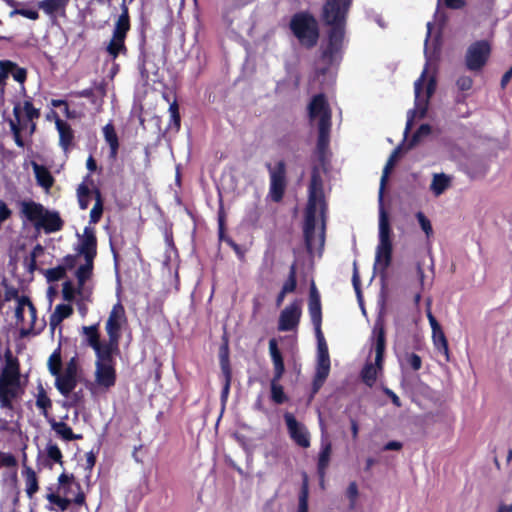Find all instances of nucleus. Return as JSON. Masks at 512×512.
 Listing matches in <instances>:
<instances>
[{
	"instance_id": "338daca9",
	"label": "nucleus",
	"mask_w": 512,
	"mask_h": 512,
	"mask_svg": "<svg viewBox=\"0 0 512 512\" xmlns=\"http://www.w3.org/2000/svg\"><path fill=\"white\" fill-rule=\"evenodd\" d=\"M512 77V67L504 74L502 78V85H505Z\"/></svg>"
},
{
	"instance_id": "ddd939ff",
	"label": "nucleus",
	"mask_w": 512,
	"mask_h": 512,
	"mask_svg": "<svg viewBox=\"0 0 512 512\" xmlns=\"http://www.w3.org/2000/svg\"><path fill=\"white\" fill-rule=\"evenodd\" d=\"M85 283L86 281L80 282L77 279V283L66 281L62 285L63 299L69 303H75L82 317L87 314L88 308L86 303L89 302L91 296V290Z\"/></svg>"
},
{
	"instance_id": "c03bdc74",
	"label": "nucleus",
	"mask_w": 512,
	"mask_h": 512,
	"mask_svg": "<svg viewBox=\"0 0 512 512\" xmlns=\"http://www.w3.org/2000/svg\"><path fill=\"white\" fill-rule=\"evenodd\" d=\"M47 499L51 504L55 505L60 511H65L70 504L69 499L61 497L60 495L54 493L48 494Z\"/></svg>"
},
{
	"instance_id": "6ab92c4d",
	"label": "nucleus",
	"mask_w": 512,
	"mask_h": 512,
	"mask_svg": "<svg viewBox=\"0 0 512 512\" xmlns=\"http://www.w3.org/2000/svg\"><path fill=\"white\" fill-rule=\"evenodd\" d=\"M310 120L318 127L331 126V110L323 95H316L311 100L309 106Z\"/></svg>"
},
{
	"instance_id": "2eb2a0df",
	"label": "nucleus",
	"mask_w": 512,
	"mask_h": 512,
	"mask_svg": "<svg viewBox=\"0 0 512 512\" xmlns=\"http://www.w3.org/2000/svg\"><path fill=\"white\" fill-rule=\"evenodd\" d=\"M352 0H327L323 6V19L329 26H345Z\"/></svg>"
},
{
	"instance_id": "f704fd0d",
	"label": "nucleus",
	"mask_w": 512,
	"mask_h": 512,
	"mask_svg": "<svg viewBox=\"0 0 512 512\" xmlns=\"http://www.w3.org/2000/svg\"><path fill=\"white\" fill-rule=\"evenodd\" d=\"M103 134L106 142L110 146V154L112 158H115L117 155L119 143H118V137L114 130V127L111 124H107L103 128Z\"/></svg>"
},
{
	"instance_id": "603ef678",
	"label": "nucleus",
	"mask_w": 512,
	"mask_h": 512,
	"mask_svg": "<svg viewBox=\"0 0 512 512\" xmlns=\"http://www.w3.org/2000/svg\"><path fill=\"white\" fill-rule=\"evenodd\" d=\"M46 450L47 455L50 459L54 460L57 463H62V453L57 445L49 444Z\"/></svg>"
},
{
	"instance_id": "6e6d98bb",
	"label": "nucleus",
	"mask_w": 512,
	"mask_h": 512,
	"mask_svg": "<svg viewBox=\"0 0 512 512\" xmlns=\"http://www.w3.org/2000/svg\"><path fill=\"white\" fill-rule=\"evenodd\" d=\"M295 288H296V278H295L294 269H292L290 272L289 278L287 279V281L284 283V285L282 287V291L287 294V293L293 292L295 290Z\"/></svg>"
},
{
	"instance_id": "79ce46f5",
	"label": "nucleus",
	"mask_w": 512,
	"mask_h": 512,
	"mask_svg": "<svg viewBox=\"0 0 512 512\" xmlns=\"http://www.w3.org/2000/svg\"><path fill=\"white\" fill-rule=\"evenodd\" d=\"M17 459L14 455L7 452L0 451V469L7 468L13 469L16 474Z\"/></svg>"
},
{
	"instance_id": "b1692460",
	"label": "nucleus",
	"mask_w": 512,
	"mask_h": 512,
	"mask_svg": "<svg viewBox=\"0 0 512 512\" xmlns=\"http://www.w3.org/2000/svg\"><path fill=\"white\" fill-rule=\"evenodd\" d=\"M320 426L322 429V437H321V451L318 457V472L321 478L324 477L326 468L329 465L332 446L329 440L325 435V429L322 421L320 420Z\"/></svg>"
},
{
	"instance_id": "5fc2aeb1",
	"label": "nucleus",
	"mask_w": 512,
	"mask_h": 512,
	"mask_svg": "<svg viewBox=\"0 0 512 512\" xmlns=\"http://www.w3.org/2000/svg\"><path fill=\"white\" fill-rule=\"evenodd\" d=\"M456 85L461 91H468L473 86V80L469 76H461L457 79Z\"/></svg>"
},
{
	"instance_id": "c756f323",
	"label": "nucleus",
	"mask_w": 512,
	"mask_h": 512,
	"mask_svg": "<svg viewBox=\"0 0 512 512\" xmlns=\"http://www.w3.org/2000/svg\"><path fill=\"white\" fill-rule=\"evenodd\" d=\"M55 124L59 133V143L64 150H67L72 142L73 132L70 126L59 117H56Z\"/></svg>"
},
{
	"instance_id": "a211bd4d",
	"label": "nucleus",
	"mask_w": 512,
	"mask_h": 512,
	"mask_svg": "<svg viewBox=\"0 0 512 512\" xmlns=\"http://www.w3.org/2000/svg\"><path fill=\"white\" fill-rule=\"evenodd\" d=\"M126 322L125 310L120 302L116 303L107 319L106 332L109 336V340L112 343L115 350L118 346V340L120 336V330L123 324Z\"/></svg>"
},
{
	"instance_id": "774afa93",
	"label": "nucleus",
	"mask_w": 512,
	"mask_h": 512,
	"mask_svg": "<svg viewBox=\"0 0 512 512\" xmlns=\"http://www.w3.org/2000/svg\"><path fill=\"white\" fill-rule=\"evenodd\" d=\"M497 512H512V505H502Z\"/></svg>"
},
{
	"instance_id": "ea45409f",
	"label": "nucleus",
	"mask_w": 512,
	"mask_h": 512,
	"mask_svg": "<svg viewBox=\"0 0 512 512\" xmlns=\"http://www.w3.org/2000/svg\"><path fill=\"white\" fill-rule=\"evenodd\" d=\"M221 365H222L223 373L225 375V384L223 387L221 398H222V401L225 402L228 397V394H229L231 374H230V369L228 366V361L225 357H222Z\"/></svg>"
},
{
	"instance_id": "9d476101",
	"label": "nucleus",
	"mask_w": 512,
	"mask_h": 512,
	"mask_svg": "<svg viewBox=\"0 0 512 512\" xmlns=\"http://www.w3.org/2000/svg\"><path fill=\"white\" fill-rule=\"evenodd\" d=\"M372 351L375 354L374 363H367L361 373L363 382L373 386L379 373L382 371L383 355L385 351V332L381 323H376L372 331Z\"/></svg>"
},
{
	"instance_id": "09e8293b",
	"label": "nucleus",
	"mask_w": 512,
	"mask_h": 512,
	"mask_svg": "<svg viewBox=\"0 0 512 512\" xmlns=\"http://www.w3.org/2000/svg\"><path fill=\"white\" fill-rule=\"evenodd\" d=\"M11 67H13V63L11 61L0 62V95L3 94V86L7 78V69Z\"/></svg>"
},
{
	"instance_id": "7c9ffc66",
	"label": "nucleus",
	"mask_w": 512,
	"mask_h": 512,
	"mask_svg": "<svg viewBox=\"0 0 512 512\" xmlns=\"http://www.w3.org/2000/svg\"><path fill=\"white\" fill-rule=\"evenodd\" d=\"M77 264V258H74L73 256L67 257L64 265L47 270L46 276L49 281H57L64 277L67 268H72L77 266Z\"/></svg>"
},
{
	"instance_id": "37998d69",
	"label": "nucleus",
	"mask_w": 512,
	"mask_h": 512,
	"mask_svg": "<svg viewBox=\"0 0 512 512\" xmlns=\"http://www.w3.org/2000/svg\"><path fill=\"white\" fill-rule=\"evenodd\" d=\"M278 381L279 380H275L274 377L271 382V396L276 403L280 404L286 400V395L283 391L282 386L277 383Z\"/></svg>"
},
{
	"instance_id": "a19ab883",
	"label": "nucleus",
	"mask_w": 512,
	"mask_h": 512,
	"mask_svg": "<svg viewBox=\"0 0 512 512\" xmlns=\"http://www.w3.org/2000/svg\"><path fill=\"white\" fill-rule=\"evenodd\" d=\"M36 406L44 416H47L48 409L51 407V400L43 389H41L37 394Z\"/></svg>"
},
{
	"instance_id": "a878e982",
	"label": "nucleus",
	"mask_w": 512,
	"mask_h": 512,
	"mask_svg": "<svg viewBox=\"0 0 512 512\" xmlns=\"http://www.w3.org/2000/svg\"><path fill=\"white\" fill-rule=\"evenodd\" d=\"M452 182L453 177L451 175L445 173H434L429 185V190L435 197H439L452 186Z\"/></svg>"
},
{
	"instance_id": "dca6fc26",
	"label": "nucleus",
	"mask_w": 512,
	"mask_h": 512,
	"mask_svg": "<svg viewBox=\"0 0 512 512\" xmlns=\"http://www.w3.org/2000/svg\"><path fill=\"white\" fill-rule=\"evenodd\" d=\"M317 366L313 381V393H317L330 372V357L328 347L324 338L317 340Z\"/></svg>"
},
{
	"instance_id": "f257e3e1",
	"label": "nucleus",
	"mask_w": 512,
	"mask_h": 512,
	"mask_svg": "<svg viewBox=\"0 0 512 512\" xmlns=\"http://www.w3.org/2000/svg\"><path fill=\"white\" fill-rule=\"evenodd\" d=\"M427 30V38L425 40L426 64L420 78L416 80L414 84L415 108L408 112L405 129L406 132L412 128V124L415 119H421L425 116L428 109L429 100L436 88V67L434 61L438 55L439 41L438 36H436L435 39L432 40L433 48L431 49L429 44V41L432 37L431 23L427 24Z\"/></svg>"
},
{
	"instance_id": "8fccbe9b",
	"label": "nucleus",
	"mask_w": 512,
	"mask_h": 512,
	"mask_svg": "<svg viewBox=\"0 0 512 512\" xmlns=\"http://www.w3.org/2000/svg\"><path fill=\"white\" fill-rule=\"evenodd\" d=\"M15 15H21L31 20H37L39 17L37 11L29 9H14L13 11L10 12V17H13Z\"/></svg>"
},
{
	"instance_id": "7ed1b4c3",
	"label": "nucleus",
	"mask_w": 512,
	"mask_h": 512,
	"mask_svg": "<svg viewBox=\"0 0 512 512\" xmlns=\"http://www.w3.org/2000/svg\"><path fill=\"white\" fill-rule=\"evenodd\" d=\"M400 149H395L390 155L383 169L379 189V221H378V244L375 249L374 271L384 277L387 268L392 261L393 243L392 228L387 211L383 204V193L390 171L395 165Z\"/></svg>"
},
{
	"instance_id": "58836bf2",
	"label": "nucleus",
	"mask_w": 512,
	"mask_h": 512,
	"mask_svg": "<svg viewBox=\"0 0 512 512\" xmlns=\"http://www.w3.org/2000/svg\"><path fill=\"white\" fill-rule=\"evenodd\" d=\"M308 478L304 475L302 491L299 497V505L297 512H308Z\"/></svg>"
},
{
	"instance_id": "4be33fe9",
	"label": "nucleus",
	"mask_w": 512,
	"mask_h": 512,
	"mask_svg": "<svg viewBox=\"0 0 512 512\" xmlns=\"http://www.w3.org/2000/svg\"><path fill=\"white\" fill-rule=\"evenodd\" d=\"M82 332L96 355L102 354V352L105 354L108 351H115L110 340L108 342H100L97 325L84 326L82 327Z\"/></svg>"
},
{
	"instance_id": "5701e85b",
	"label": "nucleus",
	"mask_w": 512,
	"mask_h": 512,
	"mask_svg": "<svg viewBox=\"0 0 512 512\" xmlns=\"http://www.w3.org/2000/svg\"><path fill=\"white\" fill-rule=\"evenodd\" d=\"M270 178V195L274 201H279L283 196L285 188V170L282 162H279L271 171Z\"/></svg>"
},
{
	"instance_id": "864d4df0",
	"label": "nucleus",
	"mask_w": 512,
	"mask_h": 512,
	"mask_svg": "<svg viewBox=\"0 0 512 512\" xmlns=\"http://www.w3.org/2000/svg\"><path fill=\"white\" fill-rule=\"evenodd\" d=\"M358 486L355 482H351L347 488L346 495L350 501L351 507H354L358 498Z\"/></svg>"
},
{
	"instance_id": "72a5a7b5",
	"label": "nucleus",
	"mask_w": 512,
	"mask_h": 512,
	"mask_svg": "<svg viewBox=\"0 0 512 512\" xmlns=\"http://www.w3.org/2000/svg\"><path fill=\"white\" fill-rule=\"evenodd\" d=\"M68 1L69 0H42L38 3V6L47 15H54L55 13L63 11Z\"/></svg>"
},
{
	"instance_id": "1a4fd4ad",
	"label": "nucleus",
	"mask_w": 512,
	"mask_h": 512,
	"mask_svg": "<svg viewBox=\"0 0 512 512\" xmlns=\"http://www.w3.org/2000/svg\"><path fill=\"white\" fill-rule=\"evenodd\" d=\"M14 316L15 324L21 336L38 334L44 327V323L36 317V309L31 301L24 296H15Z\"/></svg>"
},
{
	"instance_id": "20e7f679",
	"label": "nucleus",
	"mask_w": 512,
	"mask_h": 512,
	"mask_svg": "<svg viewBox=\"0 0 512 512\" xmlns=\"http://www.w3.org/2000/svg\"><path fill=\"white\" fill-rule=\"evenodd\" d=\"M23 393L19 362L11 353L5 355V364L0 375V406L12 409V402Z\"/></svg>"
},
{
	"instance_id": "aec40b11",
	"label": "nucleus",
	"mask_w": 512,
	"mask_h": 512,
	"mask_svg": "<svg viewBox=\"0 0 512 512\" xmlns=\"http://www.w3.org/2000/svg\"><path fill=\"white\" fill-rule=\"evenodd\" d=\"M284 420L287 425L288 433L291 439L299 446L308 448L310 446V433L306 426L291 414L286 413Z\"/></svg>"
},
{
	"instance_id": "473e14b6",
	"label": "nucleus",
	"mask_w": 512,
	"mask_h": 512,
	"mask_svg": "<svg viewBox=\"0 0 512 512\" xmlns=\"http://www.w3.org/2000/svg\"><path fill=\"white\" fill-rule=\"evenodd\" d=\"M432 341L434 347L441 352L447 361L450 359L448 342L442 328L432 331Z\"/></svg>"
},
{
	"instance_id": "49530a36",
	"label": "nucleus",
	"mask_w": 512,
	"mask_h": 512,
	"mask_svg": "<svg viewBox=\"0 0 512 512\" xmlns=\"http://www.w3.org/2000/svg\"><path fill=\"white\" fill-rule=\"evenodd\" d=\"M404 363L415 371L419 370L422 366L420 356L415 353H406L404 356Z\"/></svg>"
},
{
	"instance_id": "3c124183",
	"label": "nucleus",
	"mask_w": 512,
	"mask_h": 512,
	"mask_svg": "<svg viewBox=\"0 0 512 512\" xmlns=\"http://www.w3.org/2000/svg\"><path fill=\"white\" fill-rule=\"evenodd\" d=\"M9 73H11L13 78L19 83H23L26 79V71L22 68H18L14 63L13 67L7 69V75Z\"/></svg>"
},
{
	"instance_id": "412c9836",
	"label": "nucleus",
	"mask_w": 512,
	"mask_h": 512,
	"mask_svg": "<svg viewBox=\"0 0 512 512\" xmlns=\"http://www.w3.org/2000/svg\"><path fill=\"white\" fill-rule=\"evenodd\" d=\"M302 311L301 303L295 301L282 310L279 316L278 329L280 331L294 330L300 321Z\"/></svg>"
},
{
	"instance_id": "680f3d73",
	"label": "nucleus",
	"mask_w": 512,
	"mask_h": 512,
	"mask_svg": "<svg viewBox=\"0 0 512 512\" xmlns=\"http://www.w3.org/2000/svg\"><path fill=\"white\" fill-rule=\"evenodd\" d=\"M385 393L391 398L392 402L397 406H401L400 398L390 389L386 388Z\"/></svg>"
},
{
	"instance_id": "e2e57ef3",
	"label": "nucleus",
	"mask_w": 512,
	"mask_h": 512,
	"mask_svg": "<svg viewBox=\"0 0 512 512\" xmlns=\"http://www.w3.org/2000/svg\"><path fill=\"white\" fill-rule=\"evenodd\" d=\"M402 448V443L398 441H390L384 446V450L398 451Z\"/></svg>"
},
{
	"instance_id": "39448f33",
	"label": "nucleus",
	"mask_w": 512,
	"mask_h": 512,
	"mask_svg": "<svg viewBox=\"0 0 512 512\" xmlns=\"http://www.w3.org/2000/svg\"><path fill=\"white\" fill-rule=\"evenodd\" d=\"M49 372L55 377V387L63 396H68L78 382V364L71 358L62 366L60 352H53L47 362Z\"/></svg>"
},
{
	"instance_id": "c85d7f7f",
	"label": "nucleus",
	"mask_w": 512,
	"mask_h": 512,
	"mask_svg": "<svg viewBox=\"0 0 512 512\" xmlns=\"http://www.w3.org/2000/svg\"><path fill=\"white\" fill-rule=\"evenodd\" d=\"M73 308L70 304H58L56 305L54 312L50 316V326L54 330L60 323L71 316Z\"/></svg>"
},
{
	"instance_id": "0e129e2a",
	"label": "nucleus",
	"mask_w": 512,
	"mask_h": 512,
	"mask_svg": "<svg viewBox=\"0 0 512 512\" xmlns=\"http://www.w3.org/2000/svg\"><path fill=\"white\" fill-rule=\"evenodd\" d=\"M169 111H170L171 117L175 121V124L178 126L179 125V115H178V111H177L176 105H171L170 108H169Z\"/></svg>"
},
{
	"instance_id": "052dcab7",
	"label": "nucleus",
	"mask_w": 512,
	"mask_h": 512,
	"mask_svg": "<svg viewBox=\"0 0 512 512\" xmlns=\"http://www.w3.org/2000/svg\"><path fill=\"white\" fill-rule=\"evenodd\" d=\"M445 4L452 9H460L465 6V0H445Z\"/></svg>"
},
{
	"instance_id": "4c0bfd02",
	"label": "nucleus",
	"mask_w": 512,
	"mask_h": 512,
	"mask_svg": "<svg viewBox=\"0 0 512 512\" xmlns=\"http://www.w3.org/2000/svg\"><path fill=\"white\" fill-rule=\"evenodd\" d=\"M416 218L418 220L419 226L424 232L426 238H431L433 236V227L431 221L423 212H417Z\"/></svg>"
},
{
	"instance_id": "423d86ee",
	"label": "nucleus",
	"mask_w": 512,
	"mask_h": 512,
	"mask_svg": "<svg viewBox=\"0 0 512 512\" xmlns=\"http://www.w3.org/2000/svg\"><path fill=\"white\" fill-rule=\"evenodd\" d=\"M77 252L76 278L80 282L87 281L92 275L93 261L97 253V240L92 227H85L83 233L78 234Z\"/></svg>"
},
{
	"instance_id": "f03ea898",
	"label": "nucleus",
	"mask_w": 512,
	"mask_h": 512,
	"mask_svg": "<svg viewBox=\"0 0 512 512\" xmlns=\"http://www.w3.org/2000/svg\"><path fill=\"white\" fill-rule=\"evenodd\" d=\"M326 203L323 179L318 170H314L308 189L304 233L308 249L312 252L324 244Z\"/></svg>"
},
{
	"instance_id": "2f4dec72",
	"label": "nucleus",
	"mask_w": 512,
	"mask_h": 512,
	"mask_svg": "<svg viewBox=\"0 0 512 512\" xmlns=\"http://www.w3.org/2000/svg\"><path fill=\"white\" fill-rule=\"evenodd\" d=\"M32 167L38 184L48 190L53 185V178L50 172L35 162L32 163Z\"/></svg>"
},
{
	"instance_id": "f3484780",
	"label": "nucleus",
	"mask_w": 512,
	"mask_h": 512,
	"mask_svg": "<svg viewBox=\"0 0 512 512\" xmlns=\"http://www.w3.org/2000/svg\"><path fill=\"white\" fill-rule=\"evenodd\" d=\"M490 45L487 41H478L471 44L466 52L465 62L469 70H480L490 55Z\"/></svg>"
},
{
	"instance_id": "e433bc0d",
	"label": "nucleus",
	"mask_w": 512,
	"mask_h": 512,
	"mask_svg": "<svg viewBox=\"0 0 512 512\" xmlns=\"http://www.w3.org/2000/svg\"><path fill=\"white\" fill-rule=\"evenodd\" d=\"M26 493L32 497L38 490V482L35 472L28 468L26 470Z\"/></svg>"
},
{
	"instance_id": "6e6552de",
	"label": "nucleus",
	"mask_w": 512,
	"mask_h": 512,
	"mask_svg": "<svg viewBox=\"0 0 512 512\" xmlns=\"http://www.w3.org/2000/svg\"><path fill=\"white\" fill-rule=\"evenodd\" d=\"M114 351L96 355L94 381L89 384L88 389L93 395L106 392L116 383V370L112 357Z\"/></svg>"
},
{
	"instance_id": "69168bd1",
	"label": "nucleus",
	"mask_w": 512,
	"mask_h": 512,
	"mask_svg": "<svg viewBox=\"0 0 512 512\" xmlns=\"http://www.w3.org/2000/svg\"><path fill=\"white\" fill-rule=\"evenodd\" d=\"M78 198L83 197H89V189L85 185H80L77 189Z\"/></svg>"
},
{
	"instance_id": "9b49d317",
	"label": "nucleus",
	"mask_w": 512,
	"mask_h": 512,
	"mask_svg": "<svg viewBox=\"0 0 512 512\" xmlns=\"http://www.w3.org/2000/svg\"><path fill=\"white\" fill-rule=\"evenodd\" d=\"M14 115L15 120H10V128L13 132L16 144L19 147H24L21 133L25 132L31 135L34 132L35 124L33 120L39 117V112L29 101H26L23 106L20 104L15 105Z\"/></svg>"
},
{
	"instance_id": "bb28decb",
	"label": "nucleus",
	"mask_w": 512,
	"mask_h": 512,
	"mask_svg": "<svg viewBox=\"0 0 512 512\" xmlns=\"http://www.w3.org/2000/svg\"><path fill=\"white\" fill-rule=\"evenodd\" d=\"M269 353L274 365L275 380H279L284 373V363L275 339L269 341Z\"/></svg>"
},
{
	"instance_id": "0eeeda50",
	"label": "nucleus",
	"mask_w": 512,
	"mask_h": 512,
	"mask_svg": "<svg viewBox=\"0 0 512 512\" xmlns=\"http://www.w3.org/2000/svg\"><path fill=\"white\" fill-rule=\"evenodd\" d=\"M21 214L30 221L36 230L54 233L61 230L63 221L59 214L44 208L43 205L33 201H23L20 204Z\"/></svg>"
},
{
	"instance_id": "a18cd8bd",
	"label": "nucleus",
	"mask_w": 512,
	"mask_h": 512,
	"mask_svg": "<svg viewBox=\"0 0 512 512\" xmlns=\"http://www.w3.org/2000/svg\"><path fill=\"white\" fill-rule=\"evenodd\" d=\"M318 129H319L318 149L321 153H323L325 148L328 145V142H329L330 126H322V127H318Z\"/></svg>"
},
{
	"instance_id": "cd10ccee",
	"label": "nucleus",
	"mask_w": 512,
	"mask_h": 512,
	"mask_svg": "<svg viewBox=\"0 0 512 512\" xmlns=\"http://www.w3.org/2000/svg\"><path fill=\"white\" fill-rule=\"evenodd\" d=\"M309 313L315 327L317 340L324 338L321 331V304L320 299H309Z\"/></svg>"
},
{
	"instance_id": "4468645a",
	"label": "nucleus",
	"mask_w": 512,
	"mask_h": 512,
	"mask_svg": "<svg viewBox=\"0 0 512 512\" xmlns=\"http://www.w3.org/2000/svg\"><path fill=\"white\" fill-rule=\"evenodd\" d=\"M129 29L130 23L128 11L127 8H124L115 23L112 38L106 48L109 55L113 58H116L118 55L126 52L125 38Z\"/></svg>"
},
{
	"instance_id": "c9c22d12",
	"label": "nucleus",
	"mask_w": 512,
	"mask_h": 512,
	"mask_svg": "<svg viewBox=\"0 0 512 512\" xmlns=\"http://www.w3.org/2000/svg\"><path fill=\"white\" fill-rule=\"evenodd\" d=\"M52 429L56 432L57 435L61 436L65 440H73L78 439L80 436L74 435L72 429L64 422H51Z\"/></svg>"
},
{
	"instance_id": "f8f14e48",
	"label": "nucleus",
	"mask_w": 512,
	"mask_h": 512,
	"mask_svg": "<svg viewBox=\"0 0 512 512\" xmlns=\"http://www.w3.org/2000/svg\"><path fill=\"white\" fill-rule=\"evenodd\" d=\"M291 29L299 41L305 46H313L318 39L316 20L309 14H296L290 23Z\"/></svg>"
},
{
	"instance_id": "4d7b16f0",
	"label": "nucleus",
	"mask_w": 512,
	"mask_h": 512,
	"mask_svg": "<svg viewBox=\"0 0 512 512\" xmlns=\"http://www.w3.org/2000/svg\"><path fill=\"white\" fill-rule=\"evenodd\" d=\"M431 129L429 125L423 124L419 127L417 132L413 136V143H417L421 138L429 135Z\"/></svg>"
},
{
	"instance_id": "13d9d810",
	"label": "nucleus",
	"mask_w": 512,
	"mask_h": 512,
	"mask_svg": "<svg viewBox=\"0 0 512 512\" xmlns=\"http://www.w3.org/2000/svg\"><path fill=\"white\" fill-rule=\"evenodd\" d=\"M428 309H427V318H428V321H429V324L431 326V329L432 331L434 330H437V329H440L441 326L440 324L438 323V321L436 320V318L433 316L431 310H430V305H431V302L430 300L428 301Z\"/></svg>"
},
{
	"instance_id": "de8ad7c7",
	"label": "nucleus",
	"mask_w": 512,
	"mask_h": 512,
	"mask_svg": "<svg viewBox=\"0 0 512 512\" xmlns=\"http://www.w3.org/2000/svg\"><path fill=\"white\" fill-rule=\"evenodd\" d=\"M102 211H103V208H102L101 198H100L99 193L97 192L96 193V202L90 211L91 222H93V223L98 222V220L100 219V217L102 215Z\"/></svg>"
},
{
	"instance_id": "bf43d9fd",
	"label": "nucleus",
	"mask_w": 512,
	"mask_h": 512,
	"mask_svg": "<svg viewBox=\"0 0 512 512\" xmlns=\"http://www.w3.org/2000/svg\"><path fill=\"white\" fill-rule=\"evenodd\" d=\"M428 309H427V318H428V321H429V324L431 326V329L432 331L434 330H437V329H440L441 326L440 324L438 323V321L436 320V318L433 316L431 310H430V305H431V302L430 300L428 301Z\"/></svg>"
},
{
	"instance_id": "393cba45",
	"label": "nucleus",
	"mask_w": 512,
	"mask_h": 512,
	"mask_svg": "<svg viewBox=\"0 0 512 512\" xmlns=\"http://www.w3.org/2000/svg\"><path fill=\"white\" fill-rule=\"evenodd\" d=\"M344 28L345 26H331L328 47L324 51L325 57L332 58L341 49L344 40Z\"/></svg>"
}]
</instances>
